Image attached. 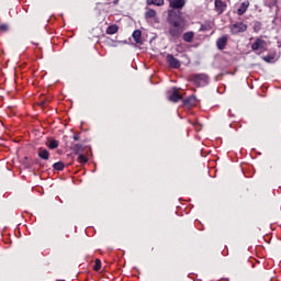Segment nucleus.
I'll use <instances>...</instances> for the list:
<instances>
[{"instance_id":"1","label":"nucleus","mask_w":281,"mask_h":281,"mask_svg":"<svg viewBox=\"0 0 281 281\" xmlns=\"http://www.w3.org/2000/svg\"><path fill=\"white\" fill-rule=\"evenodd\" d=\"M167 22L170 25L168 30L170 41L181 38V35L186 31V18L183 13L181 11L168 10Z\"/></svg>"},{"instance_id":"2","label":"nucleus","mask_w":281,"mask_h":281,"mask_svg":"<svg viewBox=\"0 0 281 281\" xmlns=\"http://www.w3.org/2000/svg\"><path fill=\"white\" fill-rule=\"evenodd\" d=\"M169 3V10H173L175 12H181L186 8V3L188 0H167Z\"/></svg>"},{"instance_id":"3","label":"nucleus","mask_w":281,"mask_h":281,"mask_svg":"<svg viewBox=\"0 0 281 281\" xmlns=\"http://www.w3.org/2000/svg\"><path fill=\"white\" fill-rule=\"evenodd\" d=\"M192 82H194V85H198V87H205L210 82V77H207V75L205 74L193 75Z\"/></svg>"},{"instance_id":"4","label":"nucleus","mask_w":281,"mask_h":281,"mask_svg":"<svg viewBox=\"0 0 281 281\" xmlns=\"http://www.w3.org/2000/svg\"><path fill=\"white\" fill-rule=\"evenodd\" d=\"M231 34L237 35V34H243V32H247V24L243 22H237L234 23L229 26Z\"/></svg>"},{"instance_id":"5","label":"nucleus","mask_w":281,"mask_h":281,"mask_svg":"<svg viewBox=\"0 0 281 281\" xmlns=\"http://www.w3.org/2000/svg\"><path fill=\"white\" fill-rule=\"evenodd\" d=\"M166 60H167L169 67H171V69H179V67H181V61H179V59L175 58V56L171 54L167 55Z\"/></svg>"},{"instance_id":"6","label":"nucleus","mask_w":281,"mask_h":281,"mask_svg":"<svg viewBox=\"0 0 281 281\" xmlns=\"http://www.w3.org/2000/svg\"><path fill=\"white\" fill-rule=\"evenodd\" d=\"M265 47H267V42L260 37L251 44L252 52H258V49H265Z\"/></svg>"},{"instance_id":"7","label":"nucleus","mask_w":281,"mask_h":281,"mask_svg":"<svg viewBox=\"0 0 281 281\" xmlns=\"http://www.w3.org/2000/svg\"><path fill=\"white\" fill-rule=\"evenodd\" d=\"M229 40V37L227 35H223L222 37L217 38L216 41V47L220 50L225 49V47H227V41Z\"/></svg>"},{"instance_id":"8","label":"nucleus","mask_w":281,"mask_h":281,"mask_svg":"<svg viewBox=\"0 0 281 281\" xmlns=\"http://www.w3.org/2000/svg\"><path fill=\"white\" fill-rule=\"evenodd\" d=\"M226 9H227V3L221 0H215V10L218 14H223Z\"/></svg>"},{"instance_id":"9","label":"nucleus","mask_w":281,"mask_h":281,"mask_svg":"<svg viewBox=\"0 0 281 281\" xmlns=\"http://www.w3.org/2000/svg\"><path fill=\"white\" fill-rule=\"evenodd\" d=\"M170 102H179L181 100V94H179V89L173 88V91L168 95Z\"/></svg>"},{"instance_id":"10","label":"nucleus","mask_w":281,"mask_h":281,"mask_svg":"<svg viewBox=\"0 0 281 281\" xmlns=\"http://www.w3.org/2000/svg\"><path fill=\"white\" fill-rule=\"evenodd\" d=\"M132 37L135 43H137V45H142L144 43V41L142 40V31L139 30H135L132 34Z\"/></svg>"},{"instance_id":"11","label":"nucleus","mask_w":281,"mask_h":281,"mask_svg":"<svg viewBox=\"0 0 281 281\" xmlns=\"http://www.w3.org/2000/svg\"><path fill=\"white\" fill-rule=\"evenodd\" d=\"M37 155L38 158L44 159V161H47V159H49V151L45 148H40Z\"/></svg>"},{"instance_id":"12","label":"nucleus","mask_w":281,"mask_h":281,"mask_svg":"<svg viewBox=\"0 0 281 281\" xmlns=\"http://www.w3.org/2000/svg\"><path fill=\"white\" fill-rule=\"evenodd\" d=\"M147 5H157V8H161V5H165V0H146Z\"/></svg>"},{"instance_id":"13","label":"nucleus","mask_w":281,"mask_h":281,"mask_svg":"<svg viewBox=\"0 0 281 281\" xmlns=\"http://www.w3.org/2000/svg\"><path fill=\"white\" fill-rule=\"evenodd\" d=\"M71 150L75 155H79V153H85V146H82V144H75L72 145Z\"/></svg>"},{"instance_id":"14","label":"nucleus","mask_w":281,"mask_h":281,"mask_svg":"<svg viewBox=\"0 0 281 281\" xmlns=\"http://www.w3.org/2000/svg\"><path fill=\"white\" fill-rule=\"evenodd\" d=\"M183 104L187 106H194V104H196V97H189L188 99H184Z\"/></svg>"},{"instance_id":"15","label":"nucleus","mask_w":281,"mask_h":281,"mask_svg":"<svg viewBox=\"0 0 281 281\" xmlns=\"http://www.w3.org/2000/svg\"><path fill=\"white\" fill-rule=\"evenodd\" d=\"M120 30V27L117 26V24H113V25H110L108 29H106V34H110V35H113V34H117V31Z\"/></svg>"},{"instance_id":"16","label":"nucleus","mask_w":281,"mask_h":281,"mask_svg":"<svg viewBox=\"0 0 281 281\" xmlns=\"http://www.w3.org/2000/svg\"><path fill=\"white\" fill-rule=\"evenodd\" d=\"M183 41H186V43H192V41H194V32L184 33Z\"/></svg>"},{"instance_id":"17","label":"nucleus","mask_w":281,"mask_h":281,"mask_svg":"<svg viewBox=\"0 0 281 281\" xmlns=\"http://www.w3.org/2000/svg\"><path fill=\"white\" fill-rule=\"evenodd\" d=\"M155 16H157V11H155V9H147L145 19H155Z\"/></svg>"},{"instance_id":"18","label":"nucleus","mask_w":281,"mask_h":281,"mask_svg":"<svg viewBox=\"0 0 281 281\" xmlns=\"http://www.w3.org/2000/svg\"><path fill=\"white\" fill-rule=\"evenodd\" d=\"M247 8H249V5L246 4L245 2H243L241 5L239 7V9L237 10V14L239 16H243V14H245V12H247Z\"/></svg>"},{"instance_id":"19","label":"nucleus","mask_w":281,"mask_h":281,"mask_svg":"<svg viewBox=\"0 0 281 281\" xmlns=\"http://www.w3.org/2000/svg\"><path fill=\"white\" fill-rule=\"evenodd\" d=\"M54 170H65V162L58 161L53 165Z\"/></svg>"},{"instance_id":"20","label":"nucleus","mask_w":281,"mask_h":281,"mask_svg":"<svg viewBox=\"0 0 281 281\" xmlns=\"http://www.w3.org/2000/svg\"><path fill=\"white\" fill-rule=\"evenodd\" d=\"M48 148H50V150H54L55 148L58 147V140L56 139H52L49 140V143L47 144Z\"/></svg>"},{"instance_id":"21","label":"nucleus","mask_w":281,"mask_h":281,"mask_svg":"<svg viewBox=\"0 0 281 281\" xmlns=\"http://www.w3.org/2000/svg\"><path fill=\"white\" fill-rule=\"evenodd\" d=\"M265 4L268 8H273V5H278V0H265Z\"/></svg>"},{"instance_id":"22","label":"nucleus","mask_w":281,"mask_h":281,"mask_svg":"<svg viewBox=\"0 0 281 281\" xmlns=\"http://www.w3.org/2000/svg\"><path fill=\"white\" fill-rule=\"evenodd\" d=\"M78 161L79 164H87V161H89V158H87V156L81 154L78 156Z\"/></svg>"},{"instance_id":"23","label":"nucleus","mask_w":281,"mask_h":281,"mask_svg":"<svg viewBox=\"0 0 281 281\" xmlns=\"http://www.w3.org/2000/svg\"><path fill=\"white\" fill-rule=\"evenodd\" d=\"M101 268H102V262L100 261V259H97L93 269L94 271H100Z\"/></svg>"},{"instance_id":"24","label":"nucleus","mask_w":281,"mask_h":281,"mask_svg":"<svg viewBox=\"0 0 281 281\" xmlns=\"http://www.w3.org/2000/svg\"><path fill=\"white\" fill-rule=\"evenodd\" d=\"M274 58L276 56L273 55H267V56H263L262 60H265V63H271Z\"/></svg>"},{"instance_id":"25","label":"nucleus","mask_w":281,"mask_h":281,"mask_svg":"<svg viewBox=\"0 0 281 281\" xmlns=\"http://www.w3.org/2000/svg\"><path fill=\"white\" fill-rule=\"evenodd\" d=\"M207 31H210V25H204V24H202L199 30V32H207Z\"/></svg>"},{"instance_id":"26","label":"nucleus","mask_w":281,"mask_h":281,"mask_svg":"<svg viewBox=\"0 0 281 281\" xmlns=\"http://www.w3.org/2000/svg\"><path fill=\"white\" fill-rule=\"evenodd\" d=\"M0 32H8V24H1Z\"/></svg>"},{"instance_id":"27","label":"nucleus","mask_w":281,"mask_h":281,"mask_svg":"<svg viewBox=\"0 0 281 281\" xmlns=\"http://www.w3.org/2000/svg\"><path fill=\"white\" fill-rule=\"evenodd\" d=\"M110 3H113L114 5H117V3H120V0H109Z\"/></svg>"},{"instance_id":"28","label":"nucleus","mask_w":281,"mask_h":281,"mask_svg":"<svg viewBox=\"0 0 281 281\" xmlns=\"http://www.w3.org/2000/svg\"><path fill=\"white\" fill-rule=\"evenodd\" d=\"M72 139H74L75 142H78V139H80V136L74 135Z\"/></svg>"},{"instance_id":"29","label":"nucleus","mask_w":281,"mask_h":281,"mask_svg":"<svg viewBox=\"0 0 281 281\" xmlns=\"http://www.w3.org/2000/svg\"><path fill=\"white\" fill-rule=\"evenodd\" d=\"M256 30H258V26L255 27V32H256Z\"/></svg>"},{"instance_id":"30","label":"nucleus","mask_w":281,"mask_h":281,"mask_svg":"<svg viewBox=\"0 0 281 281\" xmlns=\"http://www.w3.org/2000/svg\"><path fill=\"white\" fill-rule=\"evenodd\" d=\"M256 30H258V26L255 27V32H256Z\"/></svg>"}]
</instances>
